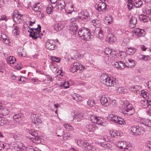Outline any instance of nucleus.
Wrapping results in <instances>:
<instances>
[{"label":"nucleus","instance_id":"56","mask_svg":"<svg viewBox=\"0 0 151 151\" xmlns=\"http://www.w3.org/2000/svg\"><path fill=\"white\" fill-rule=\"evenodd\" d=\"M22 68V65L21 64V63H19L16 66H15V69L20 70Z\"/></svg>","mask_w":151,"mask_h":151},{"label":"nucleus","instance_id":"42","mask_svg":"<svg viewBox=\"0 0 151 151\" xmlns=\"http://www.w3.org/2000/svg\"><path fill=\"white\" fill-rule=\"evenodd\" d=\"M100 101L102 105L107 104L108 103V101L106 98L105 96H102L100 99Z\"/></svg>","mask_w":151,"mask_h":151},{"label":"nucleus","instance_id":"64","mask_svg":"<svg viewBox=\"0 0 151 151\" xmlns=\"http://www.w3.org/2000/svg\"><path fill=\"white\" fill-rule=\"evenodd\" d=\"M0 20H5L7 21L8 20V19L7 18L5 15H2L1 16Z\"/></svg>","mask_w":151,"mask_h":151},{"label":"nucleus","instance_id":"4","mask_svg":"<svg viewBox=\"0 0 151 151\" xmlns=\"http://www.w3.org/2000/svg\"><path fill=\"white\" fill-rule=\"evenodd\" d=\"M129 130L130 134L136 136L142 134L145 132L144 128L139 126L132 127Z\"/></svg>","mask_w":151,"mask_h":151},{"label":"nucleus","instance_id":"5","mask_svg":"<svg viewBox=\"0 0 151 151\" xmlns=\"http://www.w3.org/2000/svg\"><path fill=\"white\" fill-rule=\"evenodd\" d=\"M32 121L37 128H39V125L42 122L41 117L38 114H34L32 115Z\"/></svg>","mask_w":151,"mask_h":151},{"label":"nucleus","instance_id":"40","mask_svg":"<svg viewBox=\"0 0 151 151\" xmlns=\"http://www.w3.org/2000/svg\"><path fill=\"white\" fill-rule=\"evenodd\" d=\"M117 86H116V87L115 86L116 88V91L117 93H122L124 92H125V89L123 87H117V84L116 82Z\"/></svg>","mask_w":151,"mask_h":151},{"label":"nucleus","instance_id":"43","mask_svg":"<svg viewBox=\"0 0 151 151\" xmlns=\"http://www.w3.org/2000/svg\"><path fill=\"white\" fill-rule=\"evenodd\" d=\"M52 8L53 6L51 5L50 4L48 5L46 9V11L48 14H50L52 12Z\"/></svg>","mask_w":151,"mask_h":151},{"label":"nucleus","instance_id":"30","mask_svg":"<svg viewBox=\"0 0 151 151\" xmlns=\"http://www.w3.org/2000/svg\"><path fill=\"white\" fill-rule=\"evenodd\" d=\"M17 147L18 148L17 150L19 151H22L24 150V149H25L26 147L23 143L20 142H18L17 143Z\"/></svg>","mask_w":151,"mask_h":151},{"label":"nucleus","instance_id":"29","mask_svg":"<svg viewBox=\"0 0 151 151\" xmlns=\"http://www.w3.org/2000/svg\"><path fill=\"white\" fill-rule=\"evenodd\" d=\"M111 134L112 137H114L115 136H121L122 135V133L120 131L114 130L112 131Z\"/></svg>","mask_w":151,"mask_h":151},{"label":"nucleus","instance_id":"52","mask_svg":"<svg viewBox=\"0 0 151 151\" xmlns=\"http://www.w3.org/2000/svg\"><path fill=\"white\" fill-rule=\"evenodd\" d=\"M73 99L77 102H78L79 101H81L82 99L81 97L78 95V96L75 95V96H73Z\"/></svg>","mask_w":151,"mask_h":151},{"label":"nucleus","instance_id":"54","mask_svg":"<svg viewBox=\"0 0 151 151\" xmlns=\"http://www.w3.org/2000/svg\"><path fill=\"white\" fill-rule=\"evenodd\" d=\"M7 123L9 126L11 127H16L14 122L12 121H8Z\"/></svg>","mask_w":151,"mask_h":151},{"label":"nucleus","instance_id":"21","mask_svg":"<svg viewBox=\"0 0 151 151\" xmlns=\"http://www.w3.org/2000/svg\"><path fill=\"white\" fill-rule=\"evenodd\" d=\"M86 128L88 131L93 132L96 129H97L95 125L88 124L86 126Z\"/></svg>","mask_w":151,"mask_h":151},{"label":"nucleus","instance_id":"53","mask_svg":"<svg viewBox=\"0 0 151 151\" xmlns=\"http://www.w3.org/2000/svg\"><path fill=\"white\" fill-rule=\"evenodd\" d=\"M119 68H121L122 69L124 68V66H125L126 63L125 64L122 61H120L119 63Z\"/></svg>","mask_w":151,"mask_h":151},{"label":"nucleus","instance_id":"37","mask_svg":"<svg viewBox=\"0 0 151 151\" xmlns=\"http://www.w3.org/2000/svg\"><path fill=\"white\" fill-rule=\"evenodd\" d=\"M141 123L145 126L148 127H151V120L147 119L144 121L143 122L141 121Z\"/></svg>","mask_w":151,"mask_h":151},{"label":"nucleus","instance_id":"27","mask_svg":"<svg viewBox=\"0 0 151 151\" xmlns=\"http://www.w3.org/2000/svg\"><path fill=\"white\" fill-rule=\"evenodd\" d=\"M83 118V114L82 113L78 112L77 113V114L75 116L73 119H75L78 122H79Z\"/></svg>","mask_w":151,"mask_h":151},{"label":"nucleus","instance_id":"28","mask_svg":"<svg viewBox=\"0 0 151 151\" xmlns=\"http://www.w3.org/2000/svg\"><path fill=\"white\" fill-rule=\"evenodd\" d=\"M139 19L143 22H148L150 19V17L146 15L141 14L139 16Z\"/></svg>","mask_w":151,"mask_h":151},{"label":"nucleus","instance_id":"6","mask_svg":"<svg viewBox=\"0 0 151 151\" xmlns=\"http://www.w3.org/2000/svg\"><path fill=\"white\" fill-rule=\"evenodd\" d=\"M27 132L33 137H31V140L33 141V142L37 143L40 141L39 139V137L38 136V134L34 129H29L27 130Z\"/></svg>","mask_w":151,"mask_h":151},{"label":"nucleus","instance_id":"35","mask_svg":"<svg viewBox=\"0 0 151 151\" xmlns=\"http://www.w3.org/2000/svg\"><path fill=\"white\" fill-rule=\"evenodd\" d=\"M40 4L39 3H37L35 4L33 6V10L36 12H40V10H39L40 8Z\"/></svg>","mask_w":151,"mask_h":151},{"label":"nucleus","instance_id":"46","mask_svg":"<svg viewBox=\"0 0 151 151\" xmlns=\"http://www.w3.org/2000/svg\"><path fill=\"white\" fill-rule=\"evenodd\" d=\"M87 104L90 107L94 106L95 105V103L93 100L89 99L87 102Z\"/></svg>","mask_w":151,"mask_h":151},{"label":"nucleus","instance_id":"16","mask_svg":"<svg viewBox=\"0 0 151 151\" xmlns=\"http://www.w3.org/2000/svg\"><path fill=\"white\" fill-rule=\"evenodd\" d=\"M126 65L125 66L129 68L134 67L136 65V62L132 59L127 58L126 60Z\"/></svg>","mask_w":151,"mask_h":151},{"label":"nucleus","instance_id":"13","mask_svg":"<svg viewBox=\"0 0 151 151\" xmlns=\"http://www.w3.org/2000/svg\"><path fill=\"white\" fill-rule=\"evenodd\" d=\"M117 146L122 150H124V151L128 149L129 150L130 145L126 141H119L117 144Z\"/></svg>","mask_w":151,"mask_h":151},{"label":"nucleus","instance_id":"48","mask_svg":"<svg viewBox=\"0 0 151 151\" xmlns=\"http://www.w3.org/2000/svg\"><path fill=\"white\" fill-rule=\"evenodd\" d=\"M19 29L17 26H14V29L13 30V33L16 35H18L19 33Z\"/></svg>","mask_w":151,"mask_h":151},{"label":"nucleus","instance_id":"26","mask_svg":"<svg viewBox=\"0 0 151 151\" xmlns=\"http://www.w3.org/2000/svg\"><path fill=\"white\" fill-rule=\"evenodd\" d=\"M107 39L110 43L112 44L113 42L116 40V39L112 34L109 33L107 35Z\"/></svg>","mask_w":151,"mask_h":151},{"label":"nucleus","instance_id":"15","mask_svg":"<svg viewBox=\"0 0 151 151\" xmlns=\"http://www.w3.org/2000/svg\"><path fill=\"white\" fill-rule=\"evenodd\" d=\"M133 32L139 37H143L145 34V32L144 30L139 28L134 29L133 30Z\"/></svg>","mask_w":151,"mask_h":151},{"label":"nucleus","instance_id":"10","mask_svg":"<svg viewBox=\"0 0 151 151\" xmlns=\"http://www.w3.org/2000/svg\"><path fill=\"white\" fill-rule=\"evenodd\" d=\"M78 17L81 19H90V16L87 10L83 11H81L78 14Z\"/></svg>","mask_w":151,"mask_h":151},{"label":"nucleus","instance_id":"41","mask_svg":"<svg viewBox=\"0 0 151 151\" xmlns=\"http://www.w3.org/2000/svg\"><path fill=\"white\" fill-rule=\"evenodd\" d=\"M149 93L146 90L141 91V96L144 98H146L149 96Z\"/></svg>","mask_w":151,"mask_h":151},{"label":"nucleus","instance_id":"45","mask_svg":"<svg viewBox=\"0 0 151 151\" xmlns=\"http://www.w3.org/2000/svg\"><path fill=\"white\" fill-rule=\"evenodd\" d=\"M140 87L138 86H132V87H130V89L132 91H139V90Z\"/></svg>","mask_w":151,"mask_h":151},{"label":"nucleus","instance_id":"34","mask_svg":"<svg viewBox=\"0 0 151 151\" xmlns=\"http://www.w3.org/2000/svg\"><path fill=\"white\" fill-rule=\"evenodd\" d=\"M16 61V59L14 57L10 56L8 58L7 62L10 64H13L15 63Z\"/></svg>","mask_w":151,"mask_h":151},{"label":"nucleus","instance_id":"39","mask_svg":"<svg viewBox=\"0 0 151 151\" xmlns=\"http://www.w3.org/2000/svg\"><path fill=\"white\" fill-rule=\"evenodd\" d=\"M126 51L127 52L128 54L132 53V54H133L135 52L136 50L135 48L131 47L128 48Z\"/></svg>","mask_w":151,"mask_h":151},{"label":"nucleus","instance_id":"2","mask_svg":"<svg viewBox=\"0 0 151 151\" xmlns=\"http://www.w3.org/2000/svg\"><path fill=\"white\" fill-rule=\"evenodd\" d=\"M100 81L102 83L108 86H117L116 82L111 79L106 74H103L101 75Z\"/></svg>","mask_w":151,"mask_h":151},{"label":"nucleus","instance_id":"12","mask_svg":"<svg viewBox=\"0 0 151 151\" xmlns=\"http://www.w3.org/2000/svg\"><path fill=\"white\" fill-rule=\"evenodd\" d=\"M22 17V15L19 14L17 10H15L12 16V18L14 21L17 23L18 24L22 22L21 19Z\"/></svg>","mask_w":151,"mask_h":151},{"label":"nucleus","instance_id":"36","mask_svg":"<svg viewBox=\"0 0 151 151\" xmlns=\"http://www.w3.org/2000/svg\"><path fill=\"white\" fill-rule=\"evenodd\" d=\"M64 26L60 23L55 25L54 28L56 31L61 30L63 28Z\"/></svg>","mask_w":151,"mask_h":151},{"label":"nucleus","instance_id":"47","mask_svg":"<svg viewBox=\"0 0 151 151\" xmlns=\"http://www.w3.org/2000/svg\"><path fill=\"white\" fill-rule=\"evenodd\" d=\"M63 130L62 129H59L57 130L56 134L58 136L61 137L64 134Z\"/></svg>","mask_w":151,"mask_h":151},{"label":"nucleus","instance_id":"18","mask_svg":"<svg viewBox=\"0 0 151 151\" xmlns=\"http://www.w3.org/2000/svg\"><path fill=\"white\" fill-rule=\"evenodd\" d=\"M105 53L108 55V57H110L111 58L113 57L116 55V52L113 49H110L108 48H106L104 51Z\"/></svg>","mask_w":151,"mask_h":151},{"label":"nucleus","instance_id":"17","mask_svg":"<svg viewBox=\"0 0 151 151\" xmlns=\"http://www.w3.org/2000/svg\"><path fill=\"white\" fill-rule=\"evenodd\" d=\"M94 35L99 39H101L103 37L102 30L99 27L96 28L94 32Z\"/></svg>","mask_w":151,"mask_h":151},{"label":"nucleus","instance_id":"62","mask_svg":"<svg viewBox=\"0 0 151 151\" xmlns=\"http://www.w3.org/2000/svg\"><path fill=\"white\" fill-rule=\"evenodd\" d=\"M71 138V137L70 136V135H68V134L66 135V134H65L64 135V136L63 137V140H66L67 139H69Z\"/></svg>","mask_w":151,"mask_h":151},{"label":"nucleus","instance_id":"57","mask_svg":"<svg viewBox=\"0 0 151 151\" xmlns=\"http://www.w3.org/2000/svg\"><path fill=\"white\" fill-rule=\"evenodd\" d=\"M150 59V57L148 55H143L142 59L144 60H148Z\"/></svg>","mask_w":151,"mask_h":151},{"label":"nucleus","instance_id":"1","mask_svg":"<svg viewBox=\"0 0 151 151\" xmlns=\"http://www.w3.org/2000/svg\"><path fill=\"white\" fill-rule=\"evenodd\" d=\"M122 111L124 115L130 116L135 112L134 109L132 105L128 102H124L122 106Z\"/></svg>","mask_w":151,"mask_h":151},{"label":"nucleus","instance_id":"23","mask_svg":"<svg viewBox=\"0 0 151 151\" xmlns=\"http://www.w3.org/2000/svg\"><path fill=\"white\" fill-rule=\"evenodd\" d=\"M24 118L23 114L21 113H18L15 114L13 116V118L14 120L17 121H21Z\"/></svg>","mask_w":151,"mask_h":151},{"label":"nucleus","instance_id":"31","mask_svg":"<svg viewBox=\"0 0 151 151\" xmlns=\"http://www.w3.org/2000/svg\"><path fill=\"white\" fill-rule=\"evenodd\" d=\"M142 4V1L141 0H134L133 4V6L137 8L140 7Z\"/></svg>","mask_w":151,"mask_h":151},{"label":"nucleus","instance_id":"63","mask_svg":"<svg viewBox=\"0 0 151 151\" xmlns=\"http://www.w3.org/2000/svg\"><path fill=\"white\" fill-rule=\"evenodd\" d=\"M101 146L104 147V148H108L109 144L106 142L105 143H101Z\"/></svg>","mask_w":151,"mask_h":151},{"label":"nucleus","instance_id":"19","mask_svg":"<svg viewBox=\"0 0 151 151\" xmlns=\"http://www.w3.org/2000/svg\"><path fill=\"white\" fill-rule=\"evenodd\" d=\"M107 6L104 3H100L97 5V10L100 12H104L106 10V6Z\"/></svg>","mask_w":151,"mask_h":151},{"label":"nucleus","instance_id":"58","mask_svg":"<svg viewBox=\"0 0 151 151\" xmlns=\"http://www.w3.org/2000/svg\"><path fill=\"white\" fill-rule=\"evenodd\" d=\"M45 76L47 78V80L49 82V83L53 81V80L51 76L47 75H46Z\"/></svg>","mask_w":151,"mask_h":151},{"label":"nucleus","instance_id":"50","mask_svg":"<svg viewBox=\"0 0 151 151\" xmlns=\"http://www.w3.org/2000/svg\"><path fill=\"white\" fill-rule=\"evenodd\" d=\"M25 149L26 151H35V148H34L31 145L27 146Z\"/></svg>","mask_w":151,"mask_h":151},{"label":"nucleus","instance_id":"51","mask_svg":"<svg viewBox=\"0 0 151 151\" xmlns=\"http://www.w3.org/2000/svg\"><path fill=\"white\" fill-rule=\"evenodd\" d=\"M144 12L147 15H150L151 14V9L150 7L146 8Z\"/></svg>","mask_w":151,"mask_h":151},{"label":"nucleus","instance_id":"9","mask_svg":"<svg viewBox=\"0 0 151 151\" xmlns=\"http://www.w3.org/2000/svg\"><path fill=\"white\" fill-rule=\"evenodd\" d=\"M77 142L78 145L82 147L87 149L90 150L91 149V146L86 141L80 139L78 140Z\"/></svg>","mask_w":151,"mask_h":151},{"label":"nucleus","instance_id":"55","mask_svg":"<svg viewBox=\"0 0 151 151\" xmlns=\"http://www.w3.org/2000/svg\"><path fill=\"white\" fill-rule=\"evenodd\" d=\"M142 102L143 103H147V107H148L149 106H151V101H148L147 100L145 99L143 100Z\"/></svg>","mask_w":151,"mask_h":151},{"label":"nucleus","instance_id":"38","mask_svg":"<svg viewBox=\"0 0 151 151\" xmlns=\"http://www.w3.org/2000/svg\"><path fill=\"white\" fill-rule=\"evenodd\" d=\"M8 120L4 118L0 117V126H3L7 123Z\"/></svg>","mask_w":151,"mask_h":151},{"label":"nucleus","instance_id":"44","mask_svg":"<svg viewBox=\"0 0 151 151\" xmlns=\"http://www.w3.org/2000/svg\"><path fill=\"white\" fill-rule=\"evenodd\" d=\"M65 12L68 13L70 14L71 13L73 10V8L72 6L69 5L66 9H65Z\"/></svg>","mask_w":151,"mask_h":151},{"label":"nucleus","instance_id":"8","mask_svg":"<svg viewBox=\"0 0 151 151\" xmlns=\"http://www.w3.org/2000/svg\"><path fill=\"white\" fill-rule=\"evenodd\" d=\"M90 119L92 122L98 124L102 125L104 121L103 118L99 117H97L94 115L91 116L90 117Z\"/></svg>","mask_w":151,"mask_h":151},{"label":"nucleus","instance_id":"20","mask_svg":"<svg viewBox=\"0 0 151 151\" xmlns=\"http://www.w3.org/2000/svg\"><path fill=\"white\" fill-rule=\"evenodd\" d=\"M10 147L9 145L2 141H0V151H6Z\"/></svg>","mask_w":151,"mask_h":151},{"label":"nucleus","instance_id":"32","mask_svg":"<svg viewBox=\"0 0 151 151\" xmlns=\"http://www.w3.org/2000/svg\"><path fill=\"white\" fill-rule=\"evenodd\" d=\"M58 4V9L60 8L61 10H62L65 8V4L64 1L63 0L60 1Z\"/></svg>","mask_w":151,"mask_h":151},{"label":"nucleus","instance_id":"14","mask_svg":"<svg viewBox=\"0 0 151 151\" xmlns=\"http://www.w3.org/2000/svg\"><path fill=\"white\" fill-rule=\"evenodd\" d=\"M46 47L49 50H53L55 47V42L53 40H48L45 43Z\"/></svg>","mask_w":151,"mask_h":151},{"label":"nucleus","instance_id":"11","mask_svg":"<svg viewBox=\"0 0 151 151\" xmlns=\"http://www.w3.org/2000/svg\"><path fill=\"white\" fill-rule=\"evenodd\" d=\"M38 27H40V29L37 31V32H30L29 31H28V32L30 33L29 36L32 37L34 39H36L38 37L41 38V37L40 35V33L41 32V27L39 25H38Z\"/></svg>","mask_w":151,"mask_h":151},{"label":"nucleus","instance_id":"61","mask_svg":"<svg viewBox=\"0 0 151 151\" xmlns=\"http://www.w3.org/2000/svg\"><path fill=\"white\" fill-rule=\"evenodd\" d=\"M7 38L6 35L2 33H0V39H3V40L6 39Z\"/></svg>","mask_w":151,"mask_h":151},{"label":"nucleus","instance_id":"22","mask_svg":"<svg viewBox=\"0 0 151 151\" xmlns=\"http://www.w3.org/2000/svg\"><path fill=\"white\" fill-rule=\"evenodd\" d=\"M137 18L135 17H132L130 21L129 26L131 28H134L137 23Z\"/></svg>","mask_w":151,"mask_h":151},{"label":"nucleus","instance_id":"7","mask_svg":"<svg viewBox=\"0 0 151 151\" xmlns=\"http://www.w3.org/2000/svg\"><path fill=\"white\" fill-rule=\"evenodd\" d=\"M70 29L73 32H76L78 30V26L77 23L78 21L77 19L75 18L71 19L70 20Z\"/></svg>","mask_w":151,"mask_h":151},{"label":"nucleus","instance_id":"33","mask_svg":"<svg viewBox=\"0 0 151 151\" xmlns=\"http://www.w3.org/2000/svg\"><path fill=\"white\" fill-rule=\"evenodd\" d=\"M91 22L93 25L95 26L96 28L99 27L101 23L100 21L97 19L92 20Z\"/></svg>","mask_w":151,"mask_h":151},{"label":"nucleus","instance_id":"49","mask_svg":"<svg viewBox=\"0 0 151 151\" xmlns=\"http://www.w3.org/2000/svg\"><path fill=\"white\" fill-rule=\"evenodd\" d=\"M9 110L6 108H3L1 110V112L3 115H7L9 114Z\"/></svg>","mask_w":151,"mask_h":151},{"label":"nucleus","instance_id":"60","mask_svg":"<svg viewBox=\"0 0 151 151\" xmlns=\"http://www.w3.org/2000/svg\"><path fill=\"white\" fill-rule=\"evenodd\" d=\"M51 59L52 61L56 62H59L60 61V59L58 58L55 57H52Z\"/></svg>","mask_w":151,"mask_h":151},{"label":"nucleus","instance_id":"24","mask_svg":"<svg viewBox=\"0 0 151 151\" xmlns=\"http://www.w3.org/2000/svg\"><path fill=\"white\" fill-rule=\"evenodd\" d=\"M119 117H118L117 116L113 114H110L109 116V119L114 123H117V121H118V118Z\"/></svg>","mask_w":151,"mask_h":151},{"label":"nucleus","instance_id":"25","mask_svg":"<svg viewBox=\"0 0 151 151\" xmlns=\"http://www.w3.org/2000/svg\"><path fill=\"white\" fill-rule=\"evenodd\" d=\"M79 65L80 63H74L71 65V71L72 72H75L76 70H78Z\"/></svg>","mask_w":151,"mask_h":151},{"label":"nucleus","instance_id":"59","mask_svg":"<svg viewBox=\"0 0 151 151\" xmlns=\"http://www.w3.org/2000/svg\"><path fill=\"white\" fill-rule=\"evenodd\" d=\"M124 123L125 122L123 121V119L119 117L118 118V121H117V123H118L119 124L122 125L124 124Z\"/></svg>","mask_w":151,"mask_h":151},{"label":"nucleus","instance_id":"3","mask_svg":"<svg viewBox=\"0 0 151 151\" xmlns=\"http://www.w3.org/2000/svg\"><path fill=\"white\" fill-rule=\"evenodd\" d=\"M78 34L79 37L84 40L90 41L91 39L89 30L87 28H81L78 32Z\"/></svg>","mask_w":151,"mask_h":151}]
</instances>
